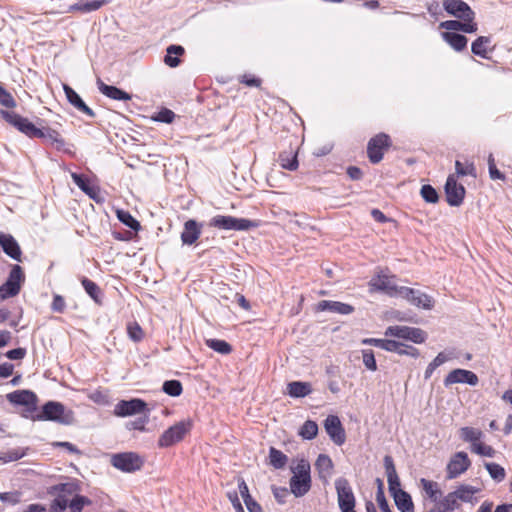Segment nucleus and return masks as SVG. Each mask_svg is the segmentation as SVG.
Masks as SVG:
<instances>
[{"label": "nucleus", "mask_w": 512, "mask_h": 512, "mask_svg": "<svg viewBox=\"0 0 512 512\" xmlns=\"http://www.w3.org/2000/svg\"><path fill=\"white\" fill-rule=\"evenodd\" d=\"M57 492L53 500L50 512H81L84 506L90 505L91 500L77 494L78 486L74 483H62L53 488Z\"/></svg>", "instance_id": "obj_1"}, {"label": "nucleus", "mask_w": 512, "mask_h": 512, "mask_svg": "<svg viewBox=\"0 0 512 512\" xmlns=\"http://www.w3.org/2000/svg\"><path fill=\"white\" fill-rule=\"evenodd\" d=\"M36 420L52 421L61 425H71L75 421L74 412L57 401H48L42 406Z\"/></svg>", "instance_id": "obj_2"}, {"label": "nucleus", "mask_w": 512, "mask_h": 512, "mask_svg": "<svg viewBox=\"0 0 512 512\" xmlns=\"http://www.w3.org/2000/svg\"><path fill=\"white\" fill-rule=\"evenodd\" d=\"M293 476L290 479L291 492L296 497L304 496L311 488L310 464L305 459H300L291 467Z\"/></svg>", "instance_id": "obj_3"}, {"label": "nucleus", "mask_w": 512, "mask_h": 512, "mask_svg": "<svg viewBox=\"0 0 512 512\" xmlns=\"http://www.w3.org/2000/svg\"><path fill=\"white\" fill-rule=\"evenodd\" d=\"M209 225L222 230L247 231L258 227L256 221L245 218H236L230 215H216L211 218Z\"/></svg>", "instance_id": "obj_4"}, {"label": "nucleus", "mask_w": 512, "mask_h": 512, "mask_svg": "<svg viewBox=\"0 0 512 512\" xmlns=\"http://www.w3.org/2000/svg\"><path fill=\"white\" fill-rule=\"evenodd\" d=\"M191 428L192 422L190 420H183L174 424L161 434L158 439V446L160 448H167L175 445L184 439Z\"/></svg>", "instance_id": "obj_5"}, {"label": "nucleus", "mask_w": 512, "mask_h": 512, "mask_svg": "<svg viewBox=\"0 0 512 512\" xmlns=\"http://www.w3.org/2000/svg\"><path fill=\"white\" fill-rule=\"evenodd\" d=\"M144 458L136 452H122L112 455L111 464L118 470L132 473L140 470L144 465Z\"/></svg>", "instance_id": "obj_6"}, {"label": "nucleus", "mask_w": 512, "mask_h": 512, "mask_svg": "<svg viewBox=\"0 0 512 512\" xmlns=\"http://www.w3.org/2000/svg\"><path fill=\"white\" fill-rule=\"evenodd\" d=\"M25 280L22 268L14 265L5 283L0 286V301L16 296Z\"/></svg>", "instance_id": "obj_7"}, {"label": "nucleus", "mask_w": 512, "mask_h": 512, "mask_svg": "<svg viewBox=\"0 0 512 512\" xmlns=\"http://www.w3.org/2000/svg\"><path fill=\"white\" fill-rule=\"evenodd\" d=\"M1 116L6 122L17 128L20 132L31 138H38L41 135V129L37 128L27 118L20 116L12 111L1 110Z\"/></svg>", "instance_id": "obj_8"}, {"label": "nucleus", "mask_w": 512, "mask_h": 512, "mask_svg": "<svg viewBox=\"0 0 512 512\" xmlns=\"http://www.w3.org/2000/svg\"><path fill=\"white\" fill-rule=\"evenodd\" d=\"M384 334L385 336L409 340L417 344L423 343L427 338L426 332L420 328L400 325L387 327Z\"/></svg>", "instance_id": "obj_9"}, {"label": "nucleus", "mask_w": 512, "mask_h": 512, "mask_svg": "<svg viewBox=\"0 0 512 512\" xmlns=\"http://www.w3.org/2000/svg\"><path fill=\"white\" fill-rule=\"evenodd\" d=\"M337 500L342 512H348L355 508V496L353 490L345 478H338L335 481Z\"/></svg>", "instance_id": "obj_10"}, {"label": "nucleus", "mask_w": 512, "mask_h": 512, "mask_svg": "<svg viewBox=\"0 0 512 512\" xmlns=\"http://www.w3.org/2000/svg\"><path fill=\"white\" fill-rule=\"evenodd\" d=\"M391 145L390 137L385 133H380L371 138L367 146V154L370 162L379 163L383 159L384 151Z\"/></svg>", "instance_id": "obj_11"}, {"label": "nucleus", "mask_w": 512, "mask_h": 512, "mask_svg": "<svg viewBox=\"0 0 512 512\" xmlns=\"http://www.w3.org/2000/svg\"><path fill=\"white\" fill-rule=\"evenodd\" d=\"M149 412L147 403L139 398L121 400L114 407V415L117 417H128Z\"/></svg>", "instance_id": "obj_12"}, {"label": "nucleus", "mask_w": 512, "mask_h": 512, "mask_svg": "<svg viewBox=\"0 0 512 512\" xmlns=\"http://www.w3.org/2000/svg\"><path fill=\"white\" fill-rule=\"evenodd\" d=\"M399 297L406 299L414 306L426 310H430L434 306V300L431 296L412 288L400 286Z\"/></svg>", "instance_id": "obj_13"}, {"label": "nucleus", "mask_w": 512, "mask_h": 512, "mask_svg": "<svg viewBox=\"0 0 512 512\" xmlns=\"http://www.w3.org/2000/svg\"><path fill=\"white\" fill-rule=\"evenodd\" d=\"M446 199L450 206L458 207L463 203L465 188L458 184L455 175L448 176L445 184Z\"/></svg>", "instance_id": "obj_14"}, {"label": "nucleus", "mask_w": 512, "mask_h": 512, "mask_svg": "<svg viewBox=\"0 0 512 512\" xmlns=\"http://www.w3.org/2000/svg\"><path fill=\"white\" fill-rule=\"evenodd\" d=\"M324 427L330 439L336 445L345 443L346 434L338 416L329 415L324 421Z\"/></svg>", "instance_id": "obj_15"}, {"label": "nucleus", "mask_w": 512, "mask_h": 512, "mask_svg": "<svg viewBox=\"0 0 512 512\" xmlns=\"http://www.w3.org/2000/svg\"><path fill=\"white\" fill-rule=\"evenodd\" d=\"M471 465L467 453L457 452L447 465V478L454 479L464 473Z\"/></svg>", "instance_id": "obj_16"}, {"label": "nucleus", "mask_w": 512, "mask_h": 512, "mask_svg": "<svg viewBox=\"0 0 512 512\" xmlns=\"http://www.w3.org/2000/svg\"><path fill=\"white\" fill-rule=\"evenodd\" d=\"M479 382L478 376L469 370L454 369L445 377L444 385L449 387L456 383H466L471 386H476Z\"/></svg>", "instance_id": "obj_17"}, {"label": "nucleus", "mask_w": 512, "mask_h": 512, "mask_svg": "<svg viewBox=\"0 0 512 512\" xmlns=\"http://www.w3.org/2000/svg\"><path fill=\"white\" fill-rule=\"evenodd\" d=\"M442 4L448 14L458 19L475 17L474 11L462 0H443Z\"/></svg>", "instance_id": "obj_18"}, {"label": "nucleus", "mask_w": 512, "mask_h": 512, "mask_svg": "<svg viewBox=\"0 0 512 512\" xmlns=\"http://www.w3.org/2000/svg\"><path fill=\"white\" fill-rule=\"evenodd\" d=\"M393 279L394 277H389L385 274H378L370 280L369 284L374 290L383 291L389 296L399 297L400 287L394 283Z\"/></svg>", "instance_id": "obj_19"}, {"label": "nucleus", "mask_w": 512, "mask_h": 512, "mask_svg": "<svg viewBox=\"0 0 512 512\" xmlns=\"http://www.w3.org/2000/svg\"><path fill=\"white\" fill-rule=\"evenodd\" d=\"M203 224L198 223L194 219H189L184 223L181 233V241L183 245L191 246L197 242L202 233Z\"/></svg>", "instance_id": "obj_20"}, {"label": "nucleus", "mask_w": 512, "mask_h": 512, "mask_svg": "<svg viewBox=\"0 0 512 512\" xmlns=\"http://www.w3.org/2000/svg\"><path fill=\"white\" fill-rule=\"evenodd\" d=\"M7 399L10 403L21 406H35L37 403L36 394L29 390L11 392L7 394Z\"/></svg>", "instance_id": "obj_21"}, {"label": "nucleus", "mask_w": 512, "mask_h": 512, "mask_svg": "<svg viewBox=\"0 0 512 512\" xmlns=\"http://www.w3.org/2000/svg\"><path fill=\"white\" fill-rule=\"evenodd\" d=\"M0 246L12 259L21 261V249L15 238L6 233H0Z\"/></svg>", "instance_id": "obj_22"}, {"label": "nucleus", "mask_w": 512, "mask_h": 512, "mask_svg": "<svg viewBox=\"0 0 512 512\" xmlns=\"http://www.w3.org/2000/svg\"><path fill=\"white\" fill-rule=\"evenodd\" d=\"M384 466L387 475V481L389 486V491L393 495L397 493V491L402 490L399 477L397 475L395 465L391 456L384 457Z\"/></svg>", "instance_id": "obj_23"}, {"label": "nucleus", "mask_w": 512, "mask_h": 512, "mask_svg": "<svg viewBox=\"0 0 512 512\" xmlns=\"http://www.w3.org/2000/svg\"><path fill=\"white\" fill-rule=\"evenodd\" d=\"M63 90L69 103L73 105L77 110L91 118L95 116L94 111L85 104L82 98L70 86L64 84Z\"/></svg>", "instance_id": "obj_24"}, {"label": "nucleus", "mask_w": 512, "mask_h": 512, "mask_svg": "<svg viewBox=\"0 0 512 512\" xmlns=\"http://www.w3.org/2000/svg\"><path fill=\"white\" fill-rule=\"evenodd\" d=\"M318 310L348 315L354 311V307L338 301L323 300L318 303Z\"/></svg>", "instance_id": "obj_25"}, {"label": "nucleus", "mask_w": 512, "mask_h": 512, "mask_svg": "<svg viewBox=\"0 0 512 512\" xmlns=\"http://www.w3.org/2000/svg\"><path fill=\"white\" fill-rule=\"evenodd\" d=\"M108 3L107 0H80L69 6L68 12L89 13L100 9Z\"/></svg>", "instance_id": "obj_26"}, {"label": "nucleus", "mask_w": 512, "mask_h": 512, "mask_svg": "<svg viewBox=\"0 0 512 512\" xmlns=\"http://www.w3.org/2000/svg\"><path fill=\"white\" fill-rule=\"evenodd\" d=\"M98 89L105 96L114 100L127 101L131 99V95L127 92L115 87L103 83L100 79L97 81Z\"/></svg>", "instance_id": "obj_27"}, {"label": "nucleus", "mask_w": 512, "mask_h": 512, "mask_svg": "<svg viewBox=\"0 0 512 512\" xmlns=\"http://www.w3.org/2000/svg\"><path fill=\"white\" fill-rule=\"evenodd\" d=\"M312 392L311 384L302 381H293L287 384V393L293 398H302Z\"/></svg>", "instance_id": "obj_28"}, {"label": "nucleus", "mask_w": 512, "mask_h": 512, "mask_svg": "<svg viewBox=\"0 0 512 512\" xmlns=\"http://www.w3.org/2000/svg\"><path fill=\"white\" fill-rule=\"evenodd\" d=\"M442 37L456 51H462L467 46L468 39L464 35L455 32H443Z\"/></svg>", "instance_id": "obj_29"}, {"label": "nucleus", "mask_w": 512, "mask_h": 512, "mask_svg": "<svg viewBox=\"0 0 512 512\" xmlns=\"http://www.w3.org/2000/svg\"><path fill=\"white\" fill-rule=\"evenodd\" d=\"M395 501L397 508L401 512H413L414 504L412 502L411 496L405 492L404 490H399L397 493L392 495Z\"/></svg>", "instance_id": "obj_30"}, {"label": "nucleus", "mask_w": 512, "mask_h": 512, "mask_svg": "<svg viewBox=\"0 0 512 512\" xmlns=\"http://www.w3.org/2000/svg\"><path fill=\"white\" fill-rule=\"evenodd\" d=\"M166 51L167 54L164 57V63L171 68L177 67L181 62L178 56L184 54V48L180 45H170L167 47Z\"/></svg>", "instance_id": "obj_31"}, {"label": "nucleus", "mask_w": 512, "mask_h": 512, "mask_svg": "<svg viewBox=\"0 0 512 512\" xmlns=\"http://www.w3.org/2000/svg\"><path fill=\"white\" fill-rule=\"evenodd\" d=\"M459 502L473 503L476 498L474 495L479 492V489L470 485L462 484L454 490Z\"/></svg>", "instance_id": "obj_32"}, {"label": "nucleus", "mask_w": 512, "mask_h": 512, "mask_svg": "<svg viewBox=\"0 0 512 512\" xmlns=\"http://www.w3.org/2000/svg\"><path fill=\"white\" fill-rule=\"evenodd\" d=\"M364 345H372L388 352H394L399 348L398 341L389 339L365 338L362 340Z\"/></svg>", "instance_id": "obj_33"}, {"label": "nucleus", "mask_w": 512, "mask_h": 512, "mask_svg": "<svg viewBox=\"0 0 512 512\" xmlns=\"http://www.w3.org/2000/svg\"><path fill=\"white\" fill-rule=\"evenodd\" d=\"M441 512H452L460 507V502L454 491L448 493L436 505Z\"/></svg>", "instance_id": "obj_34"}, {"label": "nucleus", "mask_w": 512, "mask_h": 512, "mask_svg": "<svg viewBox=\"0 0 512 512\" xmlns=\"http://www.w3.org/2000/svg\"><path fill=\"white\" fill-rule=\"evenodd\" d=\"M38 138L44 139L47 143L55 145L57 149H61L65 145L61 135L51 128L41 129V135Z\"/></svg>", "instance_id": "obj_35"}, {"label": "nucleus", "mask_w": 512, "mask_h": 512, "mask_svg": "<svg viewBox=\"0 0 512 512\" xmlns=\"http://www.w3.org/2000/svg\"><path fill=\"white\" fill-rule=\"evenodd\" d=\"M315 467L319 472L321 478H326L331 475L333 462L326 454H320L315 462Z\"/></svg>", "instance_id": "obj_36"}, {"label": "nucleus", "mask_w": 512, "mask_h": 512, "mask_svg": "<svg viewBox=\"0 0 512 512\" xmlns=\"http://www.w3.org/2000/svg\"><path fill=\"white\" fill-rule=\"evenodd\" d=\"M460 437L463 441L471 443V447H473L474 444L480 442L483 432L473 427H462L460 429Z\"/></svg>", "instance_id": "obj_37"}, {"label": "nucleus", "mask_w": 512, "mask_h": 512, "mask_svg": "<svg viewBox=\"0 0 512 512\" xmlns=\"http://www.w3.org/2000/svg\"><path fill=\"white\" fill-rule=\"evenodd\" d=\"M71 177L74 183L90 198L95 199L97 195V189L94 186H91L89 180L84 178L82 175L77 173H72Z\"/></svg>", "instance_id": "obj_38"}, {"label": "nucleus", "mask_w": 512, "mask_h": 512, "mask_svg": "<svg viewBox=\"0 0 512 512\" xmlns=\"http://www.w3.org/2000/svg\"><path fill=\"white\" fill-rule=\"evenodd\" d=\"M420 485L427 497H429L433 502H437L438 496L441 494L438 483L427 480L425 478H421Z\"/></svg>", "instance_id": "obj_39"}, {"label": "nucleus", "mask_w": 512, "mask_h": 512, "mask_svg": "<svg viewBox=\"0 0 512 512\" xmlns=\"http://www.w3.org/2000/svg\"><path fill=\"white\" fill-rule=\"evenodd\" d=\"M491 43V39L486 36L478 37L471 46L472 53L482 58H487V47Z\"/></svg>", "instance_id": "obj_40"}, {"label": "nucleus", "mask_w": 512, "mask_h": 512, "mask_svg": "<svg viewBox=\"0 0 512 512\" xmlns=\"http://www.w3.org/2000/svg\"><path fill=\"white\" fill-rule=\"evenodd\" d=\"M269 459H270V464L275 469L283 468L287 464V461H288L287 456L282 451H280L274 447H271L269 450Z\"/></svg>", "instance_id": "obj_41"}, {"label": "nucleus", "mask_w": 512, "mask_h": 512, "mask_svg": "<svg viewBox=\"0 0 512 512\" xmlns=\"http://www.w3.org/2000/svg\"><path fill=\"white\" fill-rule=\"evenodd\" d=\"M86 293L97 303L101 304V290L99 286L88 278H83L81 281Z\"/></svg>", "instance_id": "obj_42"}, {"label": "nucleus", "mask_w": 512, "mask_h": 512, "mask_svg": "<svg viewBox=\"0 0 512 512\" xmlns=\"http://www.w3.org/2000/svg\"><path fill=\"white\" fill-rule=\"evenodd\" d=\"M318 433V425L315 421L307 420L301 426L299 435L306 440L314 439Z\"/></svg>", "instance_id": "obj_43"}, {"label": "nucleus", "mask_w": 512, "mask_h": 512, "mask_svg": "<svg viewBox=\"0 0 512 512\" xmlns=\"http://www.w3.org/2000/svg\"><path fill=\"white\" fill-rule=\"evenodd\" d=\"M26 455V449L15 448L7 452H0V461L3 463L17 461Z\"/></svg>", "instance_id": "obj_44"}, {"label": "nucleus", "mask_w": 512, "mask_h": 512, "mask_svg": "<svg viewBox=\"0 0 512 512\" xmlns=\"http://www.w3.org/2000/svg\"><path fill=\"white\" fill-rule=\"evenodd\" d=\"M117 217L119 221L134 231L140 229V223L128 211L118 210Z\"/></svg>", "instance_id": "obj_45"}, {"label": "nucleus", "mask_w": 512, "mask_h": 512, "mask_svg": "<svg viewBox=\"0 0 512 512\" xmlns=\"http://www.w3.org/2000/svg\"><path fill=\"white\" fill-rule=\"evenodd\" d=\"M206 344L209 348L221 354H228L232 350L231 345L224 340L208 339L206 340Z\"/></svg>", "instance_id": "obj_46"}, {"label": "nucleus", "mask_w": 512, "mask_h": 512, "mask_svg": "<svg viewBox=\"0 0 512 512\" xmlns=\"http://www.w3.org/2000/svg\"><path fill=\"white\" fill-rule=\"evenodd\" d=\"M485 468L487 469L489 475L492 479L497 482H501L504 480L506 473L502 466L496 463H485Z\"/></svg>", "instance_id": "obj_47"}, {"label": "nucleus", "mask_w": 512, "mask_h": 512, "mask_svg": "<svg viewBox=\"0 0 512 512\" xmlns=\"http://www.w3.org/2000/svg\"><path fill=\"white\" fill-rule=\"evenodd\" d=\"M163 391L169 396L177 397L182 393V384L178 380H168L163 383Z\"/></svg>", "instance_id": "obj_48"}, {"label": "nucleus", "mask_w": 512, "mask_h": 512, "mask_svg": "<svg viewBox=\"0 0 512 512\" xmlns=\"http://www.w3.org/2000/svg\"><path fill=\"white\" fill-rule=\"evenodd\" d=\"M450 359V357L448 355H446L444 352H440L435 358L434 360L427 366L426 368V371H425V378L428 379L431 377L433 371L441 366L442 364H444L445 362H447L448 360Z\"/></svg>", "instance_id": "obj_49"}, {"label": "nucleus", "mask_w": 512, "mask_h": 512, "mask_svg": "<svg viewBox=\"0 0 512 512\" xmlns=\"http://www.w3.org/2000/svg\"><path fill=\"white\" fill-rule=\"evenodd\" d=\"M455 169H456V175L459 177V176H466V175H470V176H473V177H476V168L474 166V164L471 162V163H466L465 165L463 163H461L460 161H456L455 162Z\"/></svg>", "instance_id": "obj_50"}, {"label": "nucleus", "mask_w": 512, "mask_h": 512, "mask_svg": "<svg viewBox=\"0 0 512 512\" xmlns=\"http://www.w3.org/2000/svg\"><path fill=\"white\" fill-rule=\"evenodd\" d=\"M420 194L422 198L428 203H436L439 199L438 193L431 185H423Z\"/></svg>", "instance_id": "obj_51"}, {"label": "nucleus", "mask_w": 512, "mask_h": 512, "mask_svg": "<svg viewBox=\"0 0 512 512\" xmlns=\"http://www.w3.org/2000/svg\"><path fill=\"white\" fill-rule=\"evenodd\" d=\"M472 452L486 457H494L496 451L493 447L482 442L476 443L471 447Z\"/></svg>", "instance_id": "obj_52"}, {"label": "nucleus", "mask_w": 512, "mask_h": 512, "mask_svg": "<svg viewBox=\"0 0 512 512\" xmlns=\"http://www.w3.org/2000/svg\"><path fill=\"white\" fill-rule=\"evenodd\" d=\"M279 162L283 169L294 171L298 168V160L296 154H294L291 159H289L288 156L284 154H280Z\"/></svg>", "instance_id": "obj_53"}, {"label": "nucleus", "mask_w": 512, "mask_h": 512, "mask_svg": "<svg viewBox=\"0 0 512 512\" xmlns=\"http://www.w3.org/2000/svg\"><path fill=\"white\" fill-rule=\"evenodd\" d=\"M362 358L363 363L365 367L370 371H376L377 370V363L375 360V356L372 350H363L362 351Z\"/></svg>", "instance_id": "obj_54"}, {"label": "nucleus", "mask_w": 512, "mask_h": 512, "mask_svg": "<svg viewBox=\"0 0 512 512\" xmlns=\"http://www.w3.org/2000/svg\"><path fill=\"white\" fill-rule=\"evenodd\" d=\"M127 332L129 337L135 342H138L143 338L142 328L137 322L129 323L127 326Z\"/></svg>", "instance_id": "obj_55"}, {"label": "nucleus", "mask_w": 512, "mask_h": 512, "mask_svg": "<svg viewBox=\"0 0 512 512\" xmlns=\"http://www.w3.org/2000/svg\"><path fill=\"white\" fill-rule=\"evenodd\" d=\"M0 104L7 108H14L16 101L4 87L0 86Z\"/></svg>", "instance_id": "obj_56"}, {"label": "nucleus", "mask_w": 512, "mask_h": 512, "mask_svg": "<svg viewBox=\"0 0 512 512\" xmlns=\"http://www.w3.org/2000/svg\"><path fill=\"white\" fill-rule=\"evenodd\" d=\"M399 348L397 350H394L395 353L399 355H407L413 358H417L419 356V351L417 348L405 345L401 342H398Z\"/></svg>", "instance_id": "obj_57"}, {"label": "nucleus", "mask_w": 512, "mask_h": 512, "mask_svg": "<svg viewBox=\"0 0 512 512\" xmlns=\"http://www.w3.org/2000/svg\"><path fill=\"white\" fill-rule=\"evenodd\" d=\"M147 423H148V412H145L144 417H139L138 419L129 422L127 424V427L130 430L145 431V426Z\"/></svg>", "instance_id": "obj_58"}, {"label": "nucleus", "mask_w": 512, "mask_h": 512, "mask_svg": "<svg viewBox=\"0 0 512 512\" xmlns=\"http://www.w3.org/2000/svg\"><path fill=\"white\" fill-rule=\"evenodd\" d=\"M20 492H3L0 493V501L3 503H9L15 505L20 502Z\"/></svg>", "instance_id": "obj_59"}, {"label": "nucleus", "mask_w": 512, "mask_h": 512, "mask_svg": "<svg viewBox=\"0 0 512 512\" xmlns=\"http://www.w3.org/2000/svg\"><path fill=\"white\" fill-rule=\"evenodd\" d=\"M175 118V113L169 109H162L159 111L154 118L156 121L163 122V123H171Z\"/></svg>", "instance_id": "obj_60"}, {"label": "nucleus", "mask_w": 512, "mask_h": 512, "mask_svg": "<svg viewBox=\"0 0 512 512\" xmlns=\"http://www.w3.org/2000/svg\"><path fill=\"white\" fill-rule=\"evenodd\" d=\"M440 28L447 30L446 32L461 31L462 21L447 20L440 23Z\"/></svg>", "instance_id": "obj_61"}, {"label": "nucleus", "mask_w": 512, "mask_h": 512, "mask_svg": "<svg viewBox=\"0 0 512 512\" xmlns=\"http://www.w3.org/2000/svg\"><path fill=\"white\" fill-rule=\"evenodd\" d=\"M475 17L471 19L462 18L461 31L464 33H475L478 29L477 23L474 22Z\"/></svg>", "instance_id": "obj_62"}, {"label": "nucleus", "mask_w": 512, "mask_h": 512, "mask_svg": "<svg viewBox=\"0 0 512 512\" xmlns=\"http://www.w3.org/2000/svg\"><path fill=\"white\" fill-rule=\"evenodd\" d=\"M376 501H377L379 508L382 512H391L388 502L384 495V490H382L381 487L379 489H377Z\"/></svg>", "instance_id": "obj_63"}, {"label": "nucleus", "mask_w": 512, "mask_h": 512, "mask_svg": "<svg viewBox=\"0 0 512 512\" xmlns=\"http://www.w3.org/2000/svg\"><path fill=\"white\" fill-rule=\"evenodd\" d=\"M65 307H66V303H65L64 298L58 294L54 295L53 301L51 304V309L54 312L62 313L64 311Z\"/></svg>", "instance_id": "obj_64"}]
</instances>
